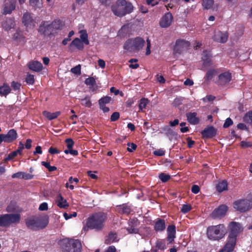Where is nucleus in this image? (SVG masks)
Here are the masks:
<instances>
[{
  "label": "nucleus",
  "mask_w": 252,
  "mask_h": 252,
  "mask_svg": "<svg viewBox=\"0 0 252 252\" xmlns=\"http://www.w3.org/2000/svg\"><path fill=\"white\" fill-rule=\"evenodd\" d=\"M149 101L147 98H143L140 99V103L139 104V109L142 110L145 108L147 104L149 103Z\"/></svg>",
  "instance_id": "obj_40"
},
{
  "label": "nucleus",
  "mask_w": 252,
  "mask_h": 252,
  "mask_svg": "<svg viewBox=\"0 0 252 252\" xmlns=\"http://www.w3.org/2000/svg\"><path fill=\"white\" fill-rule=\"evenodd\" d=\"M49 223V217L47 215L32 217L26 220V226L33 230L43 229Z\"/></svg>",
  "instance_id": "obj_3"
},
{
  "label": "nucleus",
  "mask_w": 252,
  "mask_h": 252,
  "mask_svg": "<svg viewBox=\"0 0 252 252\" xmlns=\"http://www.w3.org/2000/svg\"><path fill=\"white\" fill-rule=\"evenodd\" d=\"M189 46L188 41L185 40H177L176 44L174 46L173 51L175 54H180L184 51L187 50Z\"/></svg>",
  "instance_id": "obj_12"
},
{
  "label": "nucleus",
  "mask_w": 252,
  "mask_h": 252,
  "mask_svg": "<svg viewBox=\"0 0 252 252\" xmlns=\"http://www.w3.org/2000/svg\"><path fill=\"white\" fill-rule=\"evenodd\" d=\"M133 8L132 4L126 0H117L112 6V10L114 14L119 17L131 13Z\"/></svg>",
  "instance_id": "obj_4"
},
{
  "label": "nucleus",
  "mask_w": 252,
  "mask_h": 252,
  "mask_svg": "<svg viewBox=\"0 0 252 252\" xmlns=\"http://www.w3.org/2000/svg\"><path fill=\"white\" fill-rule=\"evenodd\" d=\"M188 121L191 125H196L199 122V119L197 117L196 112H189L186 114Z\"/></svg>",
  "instance_id": "obj_23"
},
{
  "label": "nucleus",
  "mask_w": 252,
  "mask_h": 252,
  "mask_svg": "<svg viewBox=\"0 0 252 252\" xmlns=\"http://www.w3.org/2000/svg\"><path fill=\"white\" fill-rule=\"evenodd\" d=\"M59 22L54 21L51 24L47 22H44L39 27L38 31L44 35L50 34L52 32L53 29H58L59 28L58 25Z\"/></svg>",
  "instance_id": "obj_10"
},
{
  "label": "nucleus",
  "mask_w": 252,
  "mask_h": 252,
  "mask_svg": "<svg viewBox=\"0 0 252 252\" xmlns=\"http://www.w3.org/2000/svg\"><path fill=\"white\" fill-rule=\"evenodd\" d=\"M127 146H128V147L127 148V150L129 152H132L137 148V145L133 143H127Z\"/></svg>",
  "instance_id": "obj_52"
},
{
  "label": "nucleus",
  "mask_w": 252,
  "mask_h": 252,
  "mask_svg": "<svg viewBox=\"0 0 252 252\" xmlns=\"http://www.w3.org/2000/svg\"><path fill=\"white\" fill-rule=\"evenodd\" d=\"M79 32L80 33V40H81L84 44L88 45L89 44V41L88 39L87 32L85 30H81Z\"/></svg>",
  "instance_id": "obj_35"
},
{
  "label": "nucleus",
  "mask_w": 252,
  "mask_h": 252,
  "mask_svg": "<svg viewBox=\"0 0 252 252\" xmlns=\"http://www.w3.org/2000/svg\"><path fill=\"white\" fill-rule=\"evenodd\" d=\"M117 241V237L115 233L110 232L105 240V243L110 244Z\"/></svg>",
  "instance_id": "obj_33"
},
{
  "label": "nucleus",
  "mask_w": 252,
  "mask_h": 252,
  "mask_svg": "<svg viewBox=\"0 0 252 252\" xmlns=\"http://www.w3.org/2000/svg\"><path fill=\"white\" fill-rule=\"evenodd\" d=\"M107 218V214L105 213L99 212L94 213L87 219L84 229L88 230L91 229L101 231L104 227Z\"/></svg>",
  "instance_id": "obj_1"
},
{
  "label": "nucleus",
  "mask_w": 252,
  "mask_h": 252,
  "mask_svg": "<svg viewBox=\"0 0 252 252\" xmlns=\"http://www.w3.org/2000/svg\"><path fill=\"white\" fill-rule=\"evenodd\" d=\"M83 42L78 38H75L70 43V46H74L79 50H83L84 48Z\"/></svg>",
  "instance_id": "obj_29"
},
{
  "label": "nucleus",
  "mask_w": 252,
  "mask_h": 252,
  "mask_svg": "<svg viewBox=\"0 0 252 252\" xmlns=\"http://www.w3.org/2000/svg\"><path fill=\"white\" fill-rule=\"evenodd\" d=\"M146 41H147V47H146V55H149L151 54V51H150L151 42H150V40L149 38H148Z\"/></svg>",
  "instance_id": "obj_59"
},
{
  "label": "nucleus",
  "mask_w": 252,
  "mask_h": 252,
  "mask_svg": "<svg viewBox=\"0 0 252 252\" xmlns=\"http://www.w3.org/2000/svg\"><path fill=\"white\" fill-rule=\"evenodd\" d=\"M173 16L170 12L165 13L160 19L159 26L162 28L169 27L172 22Z\"/></svg>",
  "instance_id": "obj_15"
},
{
  "label": "nucleus",
  "mask_w": 252,
  "mask_h": 252,
  "mask_svg": "<svg viewBox=\"0 0 252 252\" xmlns=\"http://www.w3.org/2000/svg\"><path fill=\"white\" fill-rule=\"evenodd\" d=\"M119 117H120V114H119V113L117 112H114L112 114V115L111 116V118H110V119H111V121L112 122H114V121H116L117 120H118Z\"/></svg>",
  "instance_id": "obj_53"
},
{
  "label": "nucleus",
  "mask_w": 252,
  "mask_h": 252,
  "mask_svg": "<svg viewBox=\"0 0 252 252\" xmlns=\"http://www.w3.org/2000/svg\"><path fill=\"white\" fill-rule=\"evenodd\" d=\"M218 73V70L215 68L208 69L204 77V83L208 84L209 81Z\"/></svg>",
  "instance_id": "obj_25"
},
{
  "label": "nucleus",
  "mask_w": 252,
  "mask_h": 252,
  "mask_svg": "<svg viewBox=\"0 0 252 252\" xmlns=\"http://www.w3.org/2000/svg\"><path fill=\"white\" fill-rule=\"evenodd\" d=\"M227 210V207L226 205H220L213 212L211 216L214 219L221 218L224 216Z\"/></svg>",
  "instance_id": "obj_16"
},
{
  "label": "nucleus",
  "mask_w": 252,
  "mask_h": 252,
  "mask_svg": "<svg viewBox=\"0 0 252 252\" xmlns=\"http://www.w3.org/2000/svg\"><path fill=\"white\" fill-rule=\"evenodd\" d=\"M58 245L62 252H81L82 245L77 239L64 238L58 242Z\"/></svg>",
  "instance_id": "obj_2"
},
{
  "label": "nucleus",
  "mask_w": 252,
  "mask_h": 252,
  "mask_svg": "<svg viewBox=\"0 0 252 252\" xmlns=\"http://www.w3.org/2000/svg\"><path fill=\"white\" fill-rule=\"evenodd\" d=\"M235 245L227 242L224 247L219 252H232L234 248Z\"/></svg>",
  "instance_id": "obj_36"
},
{
  "label": "nucleus",
  "mask_w": 252,
  "mask_h": 252,
  "mask_svg": "<svg viewBox=\"0 0 252 252\" xmlns=\"http://www.w3.org/2000/svg\"><path fill=\"white\" fill-rule=\"evenodd\" d=\"M229 229L230 232L227 242L235 245L236 237L238 234L242 231L243 228L239 223L231 222L229 224Z\"/></svg>",
  "instance_id": "obj_8"
},
{
  "label": "nucleus",
  "mask_w": 252,
  "mask_h": 252,
  "mask_svg": "<svg viewBox=\"0 0 252 252\" xmlns=\"http://www.w3.org/2000/svg\"><path fill=\"white\" fill-rule=\"evenodd\" d=\"M17 137L16 131L11 129L8 131L6 134H0V144L2 142L11 143L14 141Z\"/></svg>",
  "instance_id": "obj_11"
},
{
  "label": "nucleus",
  "mask_w": 252,
  "mask_h": 252,
  "mask_svg": "<svg viewBox=\"0 0 252 252\" xmlns=\"http://www.w3.org/2000/svg\"><path fill=\"white\" fill-rule=\"evenodd\" d=\"M33 178V175L26 172H23V176L22 179L25 180H30Z\"/></svg>",
  "instance_id": "obj_58"
},
{
  "label": "nucleus",
  "mask_w": 252,
  "mask_h": 252,
  "mask_svg": "<svg viewBox=\"0 0 252 252\" xmlns=\"http://www.w3.org/2000/svg\"><path fill=\"white\" fill-rule=\"evenodd\" d=\"M41 164L43 166H45L46 168H47L50 172L54 171L57 169L56 167H55L54 166H51L50 165V163L47 162L42 161Z\"/></svg>",
  "instance_id": "obj_42"
},
{
  "label": "nucleus",
  "mask_w": 252,
  "mask_h": 252,
  "mask_svg": "<svg viewBox=\"0 0 252 252\" xmlns=\"http://www.w3.org/2000/svg\"><path fill=\"white\" fill-rule=\"evenodd\" d=\"M154 154L157 156H162L164 155L165 152L164 151L161 150V149H158L157 150H156L154 151Z\"/></svg>",
  "instance_id": "obj_60"
},
{
  "label": "nucleus",
  "mask_w": 252,
  "mask_h": 252,
  "mask_svg": "<svg viewBox=\"0 0 252 252\" xmlns=\"http://www.w3.org/2000/svg\"><path fill=\"white\" fill-rule=\"evenodd\" d=\"M111 100V97L105 96L100 98L98 101L99 105H105L110 102Z\"/></svg>",
  "instance_id": "obj_41"
},
{
  "label": "nucleus",
  "mask_w": 252,
  "mask_h": 252,
  "mask_svg": "<svg viewBox=\"0 0 252 252\" xmlns=\"http://www.w3.org/2000/svg\"><path fill=\"white\" fill-rule=\"evenodd\" d=\"M28 66L30 69L35 72L41 71L43 67L40 62L35 61L30 62L28 64Z\"/></svg>",
  "instance_id": "obj_24"
},
{
  "label": "nucleus",
  "mask_w": 252,
  "mask_h": 252,
  "mask_svg": "<svg viewBox=\"0 0 252 252\" xmlns=\"http://www.w3.org/2000/svg\"><path fill=\"white\" fill-rule=\"evenodd\" d=\"M215 97L212 95H208L204 97L202 100L204 102L211 101L215 99Z\"/></svg>",
  "instance_id": "obj_56"
},
{
  "label": "nucleus",
  "mask_w": 252,
  "mask_h": 252,
  "mask_svg": "<svg viewBox=\"0 0 252 252\" xmlns=\"http://www.w3.org/2000/svg\"><path fill=\"white\" fill-rule=\"evenodd\" d=\"M68 149H71L74 145V142L71 138H67L65 140Z\"/></svg>",
  "instance_id": "obj_54"
},
{
  "label": "nucleus",
  "mask_w": 252,
  "mask_h": 252,
  "mask_svg": "<svg viewBox=\"0 0 252 252\" xmlns=\"http://www.w3.org/2000/svg\"><path fill=\"white\" fill-rule=\"evenodd\" d=\"M80 101L81 104L85 107L90 108L92 106L90 97L89 96H86L84 98L80 99Z\"/></svg>",
  "instance_id": "obj_34"
},
{
  "label": "nucleus",
  "mask_w": 252,
  "mask_h": 252,
  "mask_svg": "<svg viewBox=\"0 0 252 252\" xmlns=\"http://www.w3.org/2000/svg\"><path fill=\"white\" fill-rule=\"evenodd\" d=\"M26 82L29 84H33L34 82V76L31 74H28L26 77Z\"/></svg>",
  "instance_id": "obj_50"
},
{
  "label": "nucleus",
  "mask_w": 252,
  "mask_h": 252,
  "mask_svg": "<svg viewBox=\"0 0 252 252\" xmlns=\"http://www.w3.org/2000/svg\"><path fill=\"white\" fill-rule=\"evenodd\" d=\"M57 205L63 208H66L68 206L67 201L64 199L61 194H59L57 197Z\"/></svg>",
  "instance_id": "obj_28"
},
{
  "label": "nucleus",
  "mask_w": 252,
  "mask_h": 252,
  "mask_svg": "<svg viewBox=\"0 0 252 252\" xmlns=\"http://www.w3.org/2000/svg\"><path fill=\"white\" fill-rule=\"evenodd\" d=\"M167 239L170 243H172L176 237V227L174 225H170L167 229Z\"/></svg>",
  "instance_id": "obj_20"
},
{
  "label": "nucleus",
  "mask_w": 252,
  "mask_h": 252,
  "mask_svg": "<svg viewBox=\"0 0 252 252\" xmlns=\"http://www.w3.org/2000/svg\"><path fill=\"white\" fill-rule=\"evenodd\" d=\"M200 190L199 187L197 185H193L191 188V191L196 194L199 192Z\"/></svg>",
  "instance_id": "obj_64"
},
{
  "label": "nucleus",
  "mask_w": 252,
  "mask_h": 252,
  "mask_svg": "<svg viewBox=\"0 0 252 252\" xmlns=\"http://www.w3.org/2000/svg\"><path fill=\"white\" fill-rule=\"evenodd\" d=\"M204 138H211L214 136L216 134V130L212 126H207L201 132Z\"/></svg>",
  "instance_id": "obj_18"
},
{
  "label": "nucleus",
  "mask_w": 252,
  "mask_h": 252,
  "mask_svg": "<svg viewBox=\"0 0 252 252\" xmlns=\"http://www.w3.org/2000/svg\"><path fill=\"white\" fill-rule=\"evenodd\" d=\"M228 34L226 32H221L220 31L216 32L213 36V39L220 43H225L228 39Z\"/></svg>",
  "instance_id": "obj_17"
},
{
  "label": "nucleus",
  "mask_w": 252,
  "mask_h": 252,
  "mask_svg": "<svg viewBox=\"0 0 252 252\" xmlns=\"http://www.w3.org/2000/svg\"><path fill=\"white\" fill-rule=\"evenodd\" d=\"M1 26L3 29L5 31H9L14 28L15 26V20L14 18H11L6 19L2 22Z\"/></svg>",
  "instance_id": "obj_19"
},
{
  "label": "nucleus",
  "mask_w": 252,
  "mask_h": 252,
  "mask_svg": "<svg viewBox=\"0 0 252 252\" xmlns=\"http://www.w3.org/2000/svg\"><path fill=\"white\" fill-rule=\"evenodd\" d=\"M191 209V207L189 204H184L182 206L181 208V212L184 214L189 212Z\"/></svg>",
  "instance_id": "obj_47"
},
{
  "label": "nucleus",
  "mask_w": 252,
  "mask_h": 252,
  "mask_svg": "<svg viewBox=\"0 0 252 252\" xmlns=\"http://www.w3.org/2000/svg\"><path fill=\"white\" fill-rule=\"evenodd\" d=\"M159 178L162 182H166L170 179V176L164 173H161L159 175Z\"/></svg>",
  "instance_id": "obj_44"
},
{
  "label": "nucleus",
  "mask_w": 252,
  "mask_h": 252,
  "mask_svg": "<svg viewBox=\"0 0 252 252\" xmlns=\"http://www.w3.org/2000/svg\"><path fill=\"white\" fill-rule=\"evenodd\" d=\"M156 247L158 249L163 250L165 249V244L163 240H158L156 242Z\"/></svg>",
  "instance_id": "obj_45"
},
{
  "label": "nucleus",
  "mask_w": 252,
  "mask_h": 252,
  "mask_svg": "<svg viewBox=\"0 0 252 252\" xmlns=\"http://www.w3.org/2000/svg\"><path fill=\"white\" fill-rule=\"evenodd\" d=\"M226 232L224 225L220 224L208 227L207 230V235L210 240L219 241L224 237Z\"/></svg>",
  "instance_id": "obj_5"
},
{
  "label": "nucleus",
  "mask_w": 252,
  "mask_h": 252,
  "mask_svg": "<svg viewBox=\"0 0 252 252\" xmlns=\"http://www.w3.org/2000/svg\"><path fill=\"white\" fill-rule=\"evenodd\" d=\"M202 6L206 9H211L214 4V0H202Z\"/></svg>",
  "instance_id": "obj_37"
},
{
  "label": "nucleus",
  "mask_w": 252,
  "mask_h": 252,
  "mask_svg": "<svg viewBox=\"0 0 252 252\" xmlns=\"http://www.w3.org/2000/svg\"><path fill=\"white\" fill-rule=\"evenodd\" d=\"M17 154H18L16 153V152L15 151L11 152V153H10L8 155V156L6 158H5L4 161H7L8 160H10L13 159L14 158H15L17 155Z\"/></svg>",
  "instance_id": "obj_51"
},
{
  "label": "nucleus",
  "mask_w": 252,
  "mask_h": 252,
  "mask_svg": "<svg viewBox=\"0 0 252 252\" xmlns=\"http://www.w3.org/2000/svg\"><path fill=\"white\" fill-rule=\"evenodd\" d=\"M21 216L19 214H6L0 216V226L8 227L16 224L20 221Z\"/></svg>",
  "instance_id": "obj_7"
},
{
  "label": "nucleus",
  "mask_w": 252,
  "mask_h": 252,
  "mask_svg": "<svg viewBox=\"0 0 252 252\" xmlns=\"http://www.w3.org/2000/svg\"><path fill=\"white\" fill-rule=\"evenodd\" d=\"M76 216H77V213L76 212H73L72 214H68L66 213H64L63 214V217H64V219L66 220L69 219L73 217H75Z\"/></svg>",
  "instance_id": "obj_57"
},
{
  "label": "nucleus",
  "mask_w": 252,
  "mask_h": 252,
  "mask_svg": "<svg viewBox=\"0 0 252 252\" xmlns=\"http://www.w3.org/2000/svg\"><path fill=\"white\" fill-rule=\"evenodd\" d=\"M231 79V73L228 72H225L220 74L219 76V83L221 85H224L229 82Z\"/></svg>",
  "instance_id": "obj_22"
},
{
  "label": "nucleus",
  "mask_w": 252,
  "mask_h": 252,
  "mask_svg": "<svg viewBox=\"0 0 252 252\" xmlns=\"http://www.w3.org/2000/svg\"><path fill=\"white\" fill-rule=\"evenodd\" d=\"M60 114L61 113L59 111L55 113H50L45 111L43 112V115L50 120L56 119Z\"/></svg>",
  "instance_id": "obj_31"
},
{
  "label": "nucleus",
  "mask_w": 252,
  "mask_h": 252,
  "mask_svg": "<svg viewBox=\"0 0 252 252\" xmlns=\"http://www.w3.org/2000/svg\"><path fill=\"white\" fill-rule=\"evenodd\" d=\"M118 211L122 214H129L131 212V209L129 206L126 204L117 206Z\"/></svg>",
  "instance_id": "obj_27"
},
{
  "label": "nucleus",
  "mask_w": 252,
  "mask_h": 252,
  "mask_svg": "<svg viewBox=\"0 0 252 252\" xmlns=\"http://www.w3.org/2000/svg\"><path fill=\"white\" fill-rule=\"evenodd\" d=\"M10 92L11 89L7 84H4L3 86L0 87V95L1 96L7 95Z\"/></svg>",
  "instance_id": "obj_30"
},
{
  "label": "nucleus",
  "mask_w": 252,
  "mask_h": 252,
  "mask_svg": "<svg viewBox=\"0 0 252 252\" xmlns=\"http://www.w3.org/2000/svg\"><path fill=\"white\" fill-rule=\"evenodd\" d=\"M232 124H233L232 120L230 118H228L226 119L225 123L223 124V126L224 128H226V127H228L229 126H230Z\"/></svg>",
  "instance_id": "obj_55"
},
{
  "label": "nucleus",
  "mask_w": 252,
  "mask_h": 252,
  "mask_svg": "<svg viewBox=\"0 0 252 252\" xmlns=\"http://www.w3.org/2000/svg\"><path fill=\"white\" fill-rule=\"evenodd\" d=\"M30 5L32 6L34 9H40L42 7V0H30Z\"/></svg>",
  "instance_id": "obj_32"
},
{
  "label": "nucleus",
  "mask_w": 252,
  "mask_h": 252,
  "mask_svg": "<svg viewBox=\"0 0 252 252\" xmlns=\"http://www.w3.org/2000/svg\"><path fill=\"white\" fill-rule=\"evenodd\" d=\"M22 23L27 28H31L35 26V20L32 14L29 12L24 13L22 17Z\"/></svg>",
  "instance_id": "obj_13"
},
{
  "label": "nucleus",
  "mask_w": 252,
  "mask_h": 252,
  "mask_svg": "<svg viewBox=\"0 0 252 252\" xmlns=\"http://www.w3.org/2000/svg\"><path fill=\"white\" fill-rule=\"evenodd\" d=\"M11 86L14 91H17L20 90L21 84L18 82L12 81L11 83Z\"/></svg>",
  "instance_id": "obj_43"
},
{
  "label": "nucleus",
  "mask_w": 252,
  "mask_h": 252,
  "mask_svg": "<svg viewBox=\"0 0 252 252\" xmlns=\"http://www.w3.org/2000/svg\"><path fill=\"white\" fill-rule=\"evenodd\" d=\"M165 228L164 220L158 219L155 223L154 229L156 231H162Z\"/></svg>",
  "instance_id": "obj_26"
},
{
  "label": "nucleus",
  "mask_w": 252,
  "mask_h": 252,
  "mask_svg": "<svg viewBox=\"0 0 252 252\" xmlns=\"http://www.w3.org/2000/svg\"><path fill=\"white\" fill-rule=\"evenodd\" d=\"M227 184L226 181H222L219 183L217 186V189L219 192H222L227 189Z\"/></svg>",
  "instance_id": "obj_38"
},
{
  "label": "nucleus",
  "mask_w": 252,
  "mask_h": 252,
  "mask_svg": "<svg viewBox=\"0 0 252 252\" xmlns=\"http://www.w3.org/2000/svg\"><path fill=\"white\" fill-rule=\"evenodd\" d=\"M40 211H46L48 210V204L46 202L41 203L39 207Z\"/></svg>",
  "instance_id": "obj_61"
},
{
  "label": "nucleus",
  "mask_w": 252,
  "mask_h": 252,
  "mask_svg": "<svg viewBox=\"0 0 252 252\" xmlns=\"http://www.w3.org/2000/svg\"><path fill=\"white\" fill-rule=\"evenodd\" d=\"M71 71L74 74L80 75L81 74V65L78 64L71 69Z\"/></svg>",
  "instance_id": "obj_46"
},
{
  "label": "nucleus",
  "mask_w": 252,
  "mask_h": 252,
  "mask_svg": "<svg viewBox=\"0 0 252 252\" xmlns=\"http://www.w3.org/2000/svg\"><path fill=\"white\" fill-rule=\"evenodd\" d=\"M16 0H5L2 13L4 15L10 14L15 9Z\"/></svg>",
  "instance_id": "obj_14"
},
{
  "label": "nucleus",
  "mask_w": 252,
  "mask_h": 252,
  "mask_svg": "<svg viewBox=\"0 0 252 252\" xmlns=\"http://www.w3.org/2000/svg\"><path fill=\"white\" fill-rule=\"evenodd\" d=\"M183 99L181 97L176 98L172 102V105L174 107H177L182 103Z\"/></svg>",
  "instance_id": "obj_48"
},
{
  "label": "nucleus",
  "mask_w": 252,
  "mask_h": 252,
  "mask_svg": "<svg viewBox=\"0 0 252 252\" xmlns=\"http://www.w3.org/2000/svg\"><path fill=\"white\" fill-rule=\"evenodd\" d=\"M202 58L203 60V68H207L212 65V61L210 59V55L208 52L207 51L203 52Z\"/></svg>",
  "instance_id": "obj_21"
},
{
  "label": "nucleus",
  "mask_w": 252,
  "mask_h": 252,
  "mask_svg": "<svg viewBox=\"0 0 252 252\" xmlns=\"http://www.w3.org/2000/svg\"><path fill=\"white\" fill-rule=\"evenodd\" d=\"M24 144L21 142H20L19 143V145L18 149L16 150L15 151L16 152V153L17 154H19L21 155L22 154L21 152H22V150L24 149Z\"/></svg>",
  "instance_id": "obj_63"
},
{
  "label": "nucleus",
  "mask_w": 252,
  "mask_h": 252,
  "mask_svg": "<svg viewBox=\"0 0 252 252\" xmlns=\"http://www.w3.org/2000/svg\"><path fill=\"white\" fill-rule=\"evenodd\" d=\"M235 209L241 212H246L252 207V200L249 199H240L233 203Z\"/></svg>",
  "instance_id": "obj_9"
},
{
  "label": "nucleus",
  "mask_w": 252,
  "mask_h": 252,
  "mask_svg": "<svg viewBox=\"0 0 252 252\" xmlns=\"http://www.w3.org/2000/svg\"><path fill=\"white\" fill-rule=\"evenodd\" d=\"M85 83L87 85L94 86L95 84V81L94 78L89 77L85 80Z\"/></svg>",
  "instance_id": "obj_49"
},
{
  "label": "nucleus",
  "mask_w": 252,
  "mask_h": 252,
  "mask_svg": "<svg viewBox=\"0 0 252 252\" xmlns=\"http://www.w3.org/2000/svg\"><path fill=\"white\" fill-rule=\"evenodd\" d=\"M145 43L144 40L139 37L130 38L125 42L123 48L126 52H137L143 48Z\"/></svg>",
  "instance_id": "obj_6"
},
{
  "label": "nucleus",
  "mask_w": 252,
  "mask_h": 252,
  "mask_svg": "<svg viewBox=\"0 0 252 252\" xmlns=\"http://www.w3.org/2000/svg\"><path fill=\"white\" fill-rule=\"evenodd\" d=\"M23 172H18L12 175V178H19L22 179L23 176Z\"/></svg>",
  "instance_id": "obj_62"
},
{
  "label": "nucleus",
  "mask_w": 252,
  "mask_h": 252,
  "mask_svg": "<svg viewBox=\"0 0 252 252\" xmlns=\"http://www.w3.org/2000/svg\"><path fill=\"white\" fill-rule=\"evenodd\" d=\"M243 120L247 123L252 124V111L246 113L243 118Z\"/></svg>",
  "instance_id": "obj_39"
}]
</instances>
